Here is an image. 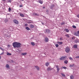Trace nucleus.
Returning a JSON list of instances; mask_svg holds the SVG:
<instances>
[{
    "instance_id": "nucleus-12",
    "label": "nucleus",
    "mask_w": 79,
    "mask_h": 79,
    "mask_svg": "<svg viewBox=\"0 0 79 79\" xmlns=\"http://www.w3.org/2000/svg\"><path fill=\"white\" fill-rule=\"evenodd\" d=\"M20 16L21 17H24V15H23V14H21V13H20Z\"/></svg>"
},
{
    "instance_id": "nucleus-46",
    "label": "nucleus",
    "mask_w": 79,
    "mask_h": 79,
    "mask_svg": "<svg viewBox=\"0 0 79 79\" xmlns=\"http://www.w3.org/2000/svg\"><path fill=\"white\" fill-rule=\"evenodd\" d=\"M43 8H45V7H43Z\"/></svg>"
},
{
    "instance_id": "nucleus-36",
    "label": "nucleus",
    "mask_w": 79,
    "mask_h": 79,
    "mask_svg": "<svg viewBox=\"0 0 79 79\" xmlns=\"http://www.w3.org/2000/svg\"><path fill=\"white\" fill-rule=\"evenodd\" d=\"M58 65H56V67L57 69L58 68H59V67H58Z\"/></svg>"
},
{
    "instance_id": "nucleus-3",
    "label": "nucleus",
    "mask_w": 79,
    "mask_h": 79,
    "mask_svg": "<svg viewBox=\"0 0 79 79\" xmlns=\"http://www.w3.org/2000/svg\"><path fill=\"white\" fill-rule=\"evenodd\" d=\"M66 56L62 57L61 58H60V60H64L66 59Z\"/></svg>"
},
{
    "instance_id": "nucleus-47",
    "label": "nucleus",
    "mask_w": 79,
    "mask_h": 79,
    "mask_svg": "<svg viewBox=\"0 0 79 79\" xmlns=\"http://www.w3.org/2000/svg\"><path fill=\"white\" fill-rule=\"evenodd\" d=\"M1 58H2V57H1V56H0V59H1Z\"/></svg>"
},
{
    "instance_id": "nucleus-11",
    "label": "nucleus",
    "mask_w": 79,
    "mask_h": 79,
    "mask_svg": "<svg viewBox=\"0 0 79 79\" xmlns=\"http://www.w3.org/2000/svg\"><path fill=\"white\" fill-rule=\"evenodd\" d=\"M30 27L31 28H34V25L30 24Z\"/></svg>"
},
{
    "instance_id": "nucleus-7",
    "label": "nucleus",
    "mask_w": 79,
    "mask_h": 79,
    "mask_svg": "<svg viewBox=\"0 0 79 79\" xmlns=\"http://www.w3.org/2000/svg\"><path fill=\"white\" fill-rule=\"evenodd\" d=\"M35 68L37 71H39L40 69V68L38 66H35Z\"/></svg>"
},
{
    "instance_id": "nucleus-29",
    "label": "nucleus",
    "mask_w": 79,
    "mask_h": 79,
    "mask_svg": "<svg viewBox=\"0 0 79 79\" xmlns=\"http://www.w3.org/2000/svg\"><path fill=\"white\" fill-rule=\"evenodd\" d=\"M73 28H74L75 29H76V26L73 25L72 26Z\"/></svg>"
},
{
    "instance_id": "nucleus-32",
    "label": "nucleus",
    "mask_w": 79,
    "mask_h": 79,
    "mask_svg": "<svg viewBox=\"0 0 79 79\" xmlns=\"http://www.w3.org/2000/svg\"><path fill=\"white\" fill-rule=\"evenodd\" d=\"M61 75L63 77H65V75L63 73H61Z\"/></svg>"
},
{
    "instance_id": "nucleus-10",
    "label": "nucleus",
    "mask_w": 79,
    "mask_h": 79,
    "mask_svg": "<svg viewBox=\"0 0 79 79\" xmlns=\"http://www.w3.org/2000/svg\"><path fill=\"white\" fill-rule=\"evenodd\" d=\"M31 44L32 46H34L35 45V43L34 42H31Z\"/></svg>"
},
{
    "instance_id": "nucleus-42",
    "label": "nucleus",
    "mask_w": 79,
    "mask_h": 79,
    "mask_svg": "<svg viewBox=\"0 0 79 79\" xmlns=\"http://www.w3.org/2000/svg\"><path fill=\"white\" fill-rule=\"evenodd\" d=\"M77 33L78 34H79V31H77Z\"/></svg>"
},
{
    "instance_id": "nucleus-21",
    "label": "nucleus",
    "mask_w": 79,
    "mask_h": 79,
    "mask_svg": "<svg viewBox=\"0 0 79 79\" xmlns=\"http://www.w3.org/2000/svg\"><path fill=\"white\" fill-rule=\"evenodd\" d=\"M70 79H74V76L73 75L70 76Z\"/></svg>"
},
{
    "instance_id": "nucleus-52",
    "label": "nucleus",
    "mask_w": 79,
    "mask_h": 79,
    "mask_svg": "<svg viewBox=\"0 0 79 79\" xmlns=\"http://www.w3.org/2000/svg\"><path fill=\"white\" fill-rule=\"evenodd\" d=\"M72 39H73V38H72Z\"/></svg>"
},
{
    "instance_id": "nucleus-15",
    "label": "nucleus",
    "mask_w": 79,
    "mask_h": 79,
    "mask_svg": "<svg viewBox=\"0 0 79 79\" xmlns=\"http://www.w3.org/2000/svg\"><path fill=\"white\" fill-rule=\"evenodd\" d=\"M57 43L59 45H61L63 44V42H57Z\"/></svg>"
},
{
    "instance_id": "nucleus-9",
    "label": "nucleus",
    "mask_w": 79,
    "mask_h": 79,
    "mask_svg": "<svg viewBox=\"0 0 79 79\" xmlns=\"http://www.w3.org/2000/svg\"><path fill=\"white\" fill-rule=\"evenodd\" d=\"M45 41L46 42H48V38L46 37L45 38Z\"/></svg>"
},
{
    "instance_id": "nucleus-41",
    "label": "nucleus",
    "mask_w": 79,
    "mask_h": 79,
    "mask_svg": "<svg viewBox=\"0 0 79 79\" xmlns=\"http://www.w3.org/2000/svg\"><path fill=\"white\" fill-rule=\"evenodd\" d=\"M77 18H79V15H77Z\"/></svg>"
},
{
    "instance_id": "nucleus-18",
    "label": "nucleus",
    "mask_w": 79,
    "mask_h": 79,
    "mask_svg": "<svg viewBox=\"0 0 79 79\" xmlns=\"http://www.w3.org/2000/svg\"><path fill=\"white\" fill-rule=\"evenodd\" d=\"M34 15H35L36 16H39V14H37V13H34Z\"/></svg>"
},
{
    "instance_id": "nucleus-1",
    "label": "nucleus",
    "mask_w": 79,
    "mask_h": 79,
    "mask_svg": "<svg viewBox=\"0 0 79 79\" xmlns=\"http://www.w3.org/2000/svg\"><path fill=\"white\" fill-rule=\"evenodd\" d=\"M21 44L19 43L15 42L13 44V46L14 48H19L21 47Z\"/></svg>"
},
{
    "instance_id": "nucleus-6",
    "label": "nucleus",
    "mask_w": 79,
    "mask_h": 79,
    "mask_svg": "<svg viewBox=\"0 0 79 79\" xmlns=\"http://www.w3.org/2000/svg\"><path fill=\"white\" fill-rule=\"evenodd\" d=\"M52 69L51 68V67H48L47 69V70L48 71H51L52 70Z\"/></svg>"
},
{
    "instance_id": "nucleus-13",
    "label": "nucleus",
    "mask_w": 79,
    "mask_h": 79,
    "mask_svg": "<svg viewBox=\"0 0 79 79\" xmlns=\"http://www.w3.org/2000/svg\"><path fill=\"white\" fill-rule=\"evenodd\" d=\"M27 54V52L22 53V55H23V56H24L25 55H26Z\"/></svg>"
},
{
    "instance_id": "nucleus-8",
    "label": "nucleus",
    "mask_w": 79,
    "mask_h": 79,
    "mask_svg": "<svg viewBox=\"0 0 79 79\" xmlns=\"http://www.w3.org/2000/svg\"><path fill=\"white\" fill-rule=\"evenodd\" d=\"M64 31H65L66 32H69V30L68 29H65L64 30Z\"/></svg>"
},
{
    "instance_id": "nucleus-25",
    "label": "nucleus",
    "mask_w": 79,
    "mask_h": 79,
    "mask_svg": "<svg viewBox=\"0 0 79 79\" xmlns=\"http://www.w3.org/2000/svg\"><path fill=\"white\" fill-rule=\"evenodd\" d=\"M74 64H72V65H70V67H73V66H74Z\"/></svg>"
},
{
    "instance_id": "nucleus-22",
    "label": "nucleus",
    "mask_w": 79,
    "mask_h": 79,
    "mask_svg": "<svg viewBox=\"0 0 79 79\" xmlns=\"http://www.w3.org/2000/svg\"><path fill=\"white\" fill-rule=\"evenodd\" d=\"M75 35L76 36H79V34L77 33H75Z\"/></svg>"
},
{
    "instance_id": "nucleus-43",
    "label": "nucleus",
    "mask_w": 79,
    "mask_h": 79,
    "mask_svg": "<svg viewBox=\"0 0 79 79\" xmlns=\"http://www.w3.org/2000/svg\"><path fill=\"white\" fill-rule=\"evenodd\" d=\"M60 40H62V38H60Z\"/></svg>"
},
{
    "instance_id": "nucleus-51",
    "label": "nucleus",
    "mask_w": 79,
    "mask_h": 79,
    "mask_svg": "<svg viewBox=\"0 0 79 79\" xmlns=\"http://www.w3.org/2000/svg\"><path fill=\"white\" fill-rule=\"evenodd\" d=\"M22 1H23L24 0H21Z\"/></svg>"
},
{
    "instance_id": "nucleus-2",
    "label": "nucleus",
    "mask_w": 79,
    "mask_h": 79,
    "mask_svg": "<svg viewBox=\"0 0 79 79\" xmlns=\"http://www.w3.org/2000/svg\"><path fill=\"white\" fill-rule=\"evenodd\" d=\"M65 52L66 53H69L70 52V48L69 47H67L65 48Z\"/></svg>"
},
{
    "instance_id": "nucleus-38",
    "label": "nucleus",
    "mask_w": 79,
    "mask_h": 79,
    "mask_svg": "<svg viewBox=\"0 0 79 79\" xmlns=\"http://www.w3.org/2000/svg\"><path fill=\"white\" fill-rule=\"evenodd\" d=\"M64 69H66V67H62Z\"/></svg>"
},
{
    "instance_id": "nucleus-27",
    "label": "nucleus",
    "mask_w": 79,
    "mask_h": 79,
    "mask_svg": "<svg viewBox=\"0 0 79 79\" xmlns=\"http://www.w3.org/2000/svg\"><path fill=\"white\" fill-rule=\"evenodd\" d=\"M65 36L67 37H69V35L68 34L66 35Z\"/></svg>"
},
{
    "instance_id": "nucleus-31",
    "label": "nucleus",
    "mask_w": 79,
    "mask_h": 79,
    "mask_svg": "<svg viewBox=\"0 0 79 79\" xmlns=\"http://www.w3.org/2000/svg\"><path fill=\"white\" fill-rule=\"evenodd\" d=\"M55 46L56 47H59V45L58 44H56Z\"/></svg>"
},
{
    "instance_id": "nucleus-5",
    "label": "nucleus",
    "mask_w": 79,
    "mask_h": 79,
    "mask_svg": "<svg viewBox=\"0 0 79 79\" xmlns=\"http://www.w3.org/2000/svg\"><path fill=\"white\" fill-rule=\"evenodd\" d=\"M46 31L45 32V33H49L50 32V30H49V29H46L45 30Z\"/></svg>"
},
{
    "instance_id": "nucleus-33",
    "label": "nucleus",
    "mask_w": 79,
    "mask_h": 79,
    "mask_svg": "<svg viewBox=\"0 0 79 79\" xmlns=\"http://www.w3.org/2000/svg\"><path fill=\"white\" fill-rule=\"evenodd\" d=\"M11 8H9V12L11 11Z\"/></svg>"
},
{
    "instance_id": "nucleus-34",
    "label": "nucleus",
    "mask_w": 79,
    "mask_h": 79,
    "mask_svg": "<svg viewBox=\"0 0 79 79\" xmlns=\"http://www.w3.org/2000/svg\"><path fill=\"white\" fill-rule=\"evenodd\" d=\"M69 59H70L71 60H73V58L72 57H70L69 58Z\"/></svg>"
},
{
    "instance_id": "nucleus-48",
    "label": "nucleus",
    "mask_w": 79,
    "mask_h": 79,
    "mask_svg": "<svg viewBox=\"0 0 79 79\" xmlns=\"http://www.w3.org/2000/svg\"><path fill=\"white\" fill-rule=\"evenodd\" d=\"M42 24H44V23H42Z\"/></svg>"
},
{
    "instance_id": "nucleus-30",
    "label": "nucleus",
    "mask_w": 79,
    "mask_h": 79,
    "mask_svg": "<svg viewBox=\"0 0 79 79\" xmlns=\"http://www.w3.org/2000/svg\"><path fill=\"white\" fill-rule=\"evenodd\" d=\"M23 4L20 5V6H19V7H20V8L21 7H23Z\"/></svg>"
},
{
    "instance_id": "nucleus-44",
    "label": "nucleus",
    "mask_w": 79,
    "mask_h": 79,
    "mask_svg": "<svg viewBox=\"0 0 79 79\" xmlns=\"http://www.w3.org/2000/svg\"><path fill=\"white\" fill-rule=\"evenodd\" d=\"M28 23H29V24H31V22H28Z\"/></svg>"
},
{
    "instance_id": "nucleus-24",
    "label": "nucleus",
    "mask_w": 79,
    "mask_h": 79,
    "mask_svg": "<svg viewBox=\"0 0 79 79\" xmlns=\"http://www.w3.org/2000/svg\"><path fill=\"white\" fill-rule=\"evenodd\" d=\"M7 55H9V56L11 55V54L9 53V52H7Z\"/></svg>"
},
{
    "instance_id": "nucleus-26",
    "label": "nucleus",
    "mask_w": 79,
    "mask_h": 79,
    "mask_svg": "<svg viewBox=\"0 0 79 79\" xmlns=\"http://www.w3.org/2000/svg\"><path fill=\"white\" fill-rule=\"evenodd\" d=\"M8 3H9V2L11 3V0H8Z\"/></svg>"
},
{
    "instance_id": "nucleus-16",
    "label": "nucleus",
    "mask_w": 79,
    "mask_h": 79,
    "mask_svg": "<svg viewBox=\"0 0 79 79\" xmlns=\"http://www.w3.org/2000/svg\"><path fill=\"white\" fill-rule=\"evenodd\" d=\"M73 48H77V46L76 45H74L73 46Z\"/></svg>"
},
{
    "instance_id": "nucleus-45",
    "label": "nucleus",
    "mask_w": 79,
    "mask_h": 79,
    "mask_svg": "<svg viewBox=\"0 0 79 79\" xmlns=\"http://www.w3.org/2000/svg\"><path fill=\"white\" fill-rule=\"evenodd\" d=\"M25 26H27V24H25Z\"/></svg>"
},
{
    "instance_id": "nucleus-49",
    "label": "nucleus",
    "mask_w": 79,
    "mask_h": 79,
    "mask_svg": "<svg viewBox=\"0 0 79 79\" xmlns=\"http://www.w3.org/2000/svg\"><path fill=\"white\" fill-rule=\"evenodd\" d=\"M8 46H9V45H8Z\"/></svg>"
},
{
    "instance_id": "nucleus-19",
    "label": "nucleus",
    "mask_w": 79,
    "mask_h": 79,
    "mask_svg": "<svg viewBox=\"0 0 79 79\" xmlns=\"http://www.w3.org/2000/svg\"><path fill=\"white\" fill-rule=\"evenodd\" d=\"M64 63L65 64H67L68 63V61L67 60H66L64 61Z\"/></svg>"
},
{
    "instance_id": "nucleus-35",
    "label": "nucleus",
    "mask_w": 79,
    "mask_h": 79,
    "mask_svg": "<svg viewBox=\"0 0 79 79\" xmlns=\"http://www.w3.org/2000/svg\"><path fill=\"white\" fill-rule=\"evenodd\" d=\"M0 49H1V50H2V51H4V49H2V47H0Z\"/></svg>"
},
{
    "instance_id": "nucleus-28",
    "label": "nucleus",
    "mask_w": 79,
    "mask_h": 79,
    "mask_svg": "<svg viewBox=\"0 0 79 79\" xmlns=\"http://www.w3.org/2000/svg\"><path fill=\"white\" fill-rule=\"evenodd\" d=\"M51 8H53L55 7V5H52L51 6Z\"/></svg>"
},
{
    "instance_id": "nucleus-14",
    "label": "nucleus",
    "mask_w": 79,
    "mask_h": 79,
    "mask_svg": "<svg viewBox=\"0 0 79 79\" xmlns=\"http://www.w3.org/2000/svg\"><path fill=\"white\" fill-rule=\"evenodd\" d=\"M39 2L40 3V4H42V3H43V1H42L41 0H39Z\"/></svg>"
},
{
    "instance_id": "nucleus-37",
    "label": "nucleus",
    "mask_w": 79,
    "mask_h": 79,
    "mask_svg": "<svg viewBox=\"0 0 79 79\" xmlns=\"http://www.w3.org/2000/svg\"><path fill=\"white\" fill-rule=\"evenodd\" d=\"M64 23H61V25H64Z\"/></svg>"
},
{
    "instance_id": "nucleus-20",
    "label": "nucleus",
    "mask_w": 79,
    "mask_h": 79,
    "mask_svg": "<svg viewBox=\"0 0 79 79\" xmlns=\"http://www.w3.org/2000/svg\"><path fill=\"white\" fill-rule=\"evenodd\" d=\"M6 68H10V66H9V64H7L6 66Z\"/></svg>"
},
{
    "instance_id": "nucleus-17",
    "label": "nucleus",
    "mask_w": 79,
    "mask_h": 79,
    "mask_svg": "<svg viewBox=\"0 0 79 79\" xmlns=\"http://www.w3.org/2000/svg\"><path fill=\"white\" fill-rule=\"evenodd\" d=\"M26 29L27 31H29V30H31V29L30 28H29L28 27H26Z\"/></svg>"
},
{
    "instance_id": "nucleus-39",
    "label": "nucleus",
    "mask_w": 79,
    "mask_h": 79,
    "mask_svg": "<svg viewBox=\"0 0 79 79\" xmlns=\"http://www.w3.org/2000/svg\"><path fill=\"white\" fill-rule=\"evenodd\" d=\"M57 70L58 71H60V68H58V69H57Z\"/></svg>"
},
{
    "instance_id": "nucleus-50",
    "label": "nucleus",
    "mask_w": 79,
    "mask_h": 79,
    "mask_svg": "<svg viewBox=\"0 0 79 79\" xmlns=\"http://www.w3.org/2000/svg\"><path fill=\"white\" fill-rule=\"evenodd\" d=\"M3 1H5V0H3Z\"/></svg>"
},
{
    "instance_id": "nucleus-40",
    "label": "nucleus",
    "mask_w": 79,
    "mask_h": 79,
    "mask_svg": "<svg viewBox=\"0 0 79 79\" xmlns=\"http://www.w3.org/2000/svg\"><path fill=\"white\" fill-rule=\"evenodd\" d=\"M76 58H79V56H76Z\"/></svg>"
},
{
    "instance_id": "nucleus-23",
    "label": "nucleus",
    "mask_w": 79,
    "mask_h": 79,
    "mask_svg": "<svg viewBox=\"0 0 79 79\" xmlns=\"http://www.w3.org/2000/svg\"><path fill=\"white\" fill-rule=\"evenodd\" d=\"M45 65H46L47 66H48L49 65V63L48 62H47L45 64Z\"/></svg>"
},
{
    "instance_id": "nucleus-4",
    "label": "nucleus",
    "mask_w": 79,
    "mask_h": 79,
    "mask_svg": "<svg viewBox=\"0 0 79 79\" xmlns=\"http://www.w3.org/2000/svg\"><path fill=\"white\" fill-rule=\"evenodd\" d=\"M13 21L14 23H15V24H19L18 21L16 20H14Z\"/></svg>"
}]
</instances>
